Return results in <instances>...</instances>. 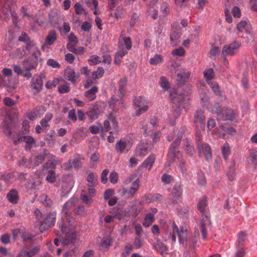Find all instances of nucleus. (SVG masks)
I'll return each instance as SVG.
<instances>
[{
    "mask_svg": "<svg viewBox=\"0 0 257 257\" xmlns=\"http://www.w3.org/2000/svg\"><path fill=\"white\" fill-rule=\"evenodd\" d=\"M162 227L164 230L165 236L164 237V241L171 239L173 242L176 241V234H177L179 242L184 244L185 242L188 239V231L181 226L179 229L176 223L171 220H167L162 224Z\"/></svg>",
    "mask_w": 257,
    "mask_h": 257,
    "instance_id": "nucleus-1",
    "label": "nucleus"
},
{
    "mask_svg": "<svg viewBox=\"0 0 257 257\" xmlns=\"http://www.w3.org/2000/svg\"><path fill=\"white\" fill-rule=\"evenodd\" d=\"M61 220L59 222V226L62 232L66 235L62 240L64 245L73 244L75 240V234L73 229L75 226V219L72 214L61 215Z\"/></svg>",
    "mask_w": 257,
    "mask_h": 257,
    "instance_id": "nucleus-2",
    "label": "nucleus"
},
{
    "mask_svg": "<svg viewBox=\"0 0 257 257\" xmlns=\"http://www.w3.org/2000/svg\"><path fill=\"white\" fill-rule=\"evenodd\" d=\"M57 213L55 211L47 214L41 221L39 229L41 232L45 231L54 226Z\"/></svg>",
    "mask_w": 257,
    "mask_h": 257,
    "instance_id": "nucleus-3",
    "label": "nucleus"
},
{
    "mask_svg": "<svg viewBox=\"0 0 257 257\" xmlns=\"http://www.w3.org/2000/svg\"><path fill=\"white\" fill-rule=\"evenodd\" d=\"M184 133V131H182L180 132H178L177 134V137L175 140V141L173 142V143L171 145L169 153H168V158L172 160V161H175L176 158L179 159V156L181 157V154L179 151H176L175 149L177 148L179 144L180 141L182 139V135Z\"/></svg>",
    "mask_w": 257,
    "mask_h": 257,
    "instance_id": "nucleus-4",
    "label": "nucleus"
},
{
    "mask_svg": "<svg viewBox=\"0 0 257 257\" xmlns=\"http://www.w3.org/2000/svg\"><path fill=\"white\" fill-rule=\"evenodd\" d=\"M241 46V43L236 41L232 42L228 45H225L223 47L222 55L224 57L228 56H233L238 51Z\"/></svg>",
    "mask_w": 257,
    "mask_h": 257,
    "instance_id": "nucleus-5",
    "label": "nucleus"
},
{
    "mask_svg": "<svg viewBox=\"0 0 257 257\" xmlns=\"http://www.w3.org/2000/svg\"><path fill=\"white\" fill-rule=\"evenodd\" d=\"M197 148L199 156H204L206 161L211 159L212 151L210 146L208 144H198Z\"/></svg>",
    "mask_w": 257,
    "mask_h": 257,
    "instance_id": "nucleus-6",
    "label": "nucleus"
},
{
    "mask_svg": "<svg viewBox=\"0 0 257 257\" xmlns=\"http://www.w3.org/2000/svg\"><path fill=\"white\" fill-rule=\"evenodd\" d=\"M38 58L35 52L33 53L31 56L22 62L23 68L26 71H30L35 68L38 65Z\"/></svg>",
    "mask_w": 257,
    "mask_h": 257,
    "instance_id": "nucleus-7",
    "label": "nucleus"
},
{
    "mask_svg": "<svg viewBox=\"0 0 257 257\" xmlns=\"http://www.w3.org/2000/svg\"><path fill=\"white\" fill-rule=\"evenodd\" d=\"M81 159L82 158L80 156H76L73 159L70 160L64 163L62 168L66 171L71 170L73 167L75 168H80L82 166Z\"/></svg>",
    "mask_w": 257,
    "mask_h": 257,
    "instance_id": "nucleus-8",
    "label": "nucleus"
},
{
    "mask_svg": "<svg viewBox=\"0 0 257 257\" xmlns=\"http://www.w3.org/2000/svg\"><path fill=\"white\" fill-rule=\"evenodd\" d=\"M205 115L204 111L201 109H197L194 115V122L196 124V127L200 128H205Z\"/></svg>",
    "mask_w": 257,
    "mask_h": 257,
    "instance_id": "nucleus-9",
    "label": "nucleus"
},
{
    "mask_svg": "<svg viewBox=\"0 0 257 257\" xmlns=\"http://www.w3.org/2000/svg\"><path fill=\"white\" fill-rule=\"evenodd\" d=\"M139 187V181L138 179L135 180L132 184L130 189H122L120 191L122 195L127 198L133 197Z\"/></svg>",
    "mask_w": 257,
    "mask_h": 257,
    "instance_id": "nucleus-10",
    "label": "nucleus"
},
{
    "mask_svg": "<svg viewBox=\"0 0 257 257\" xmlns=\"http://www.w3.org/2000/svg\"><path fill=\"white\" fill-rule=\"evenodd\" d=\"M78 203V200L75 198H71L67 201L62 206L61 210V215L72 214V210L75 207Z\"/></svg>",
    "mask_w": 257,
    "mask_h": 257,
    "instance_id": "nucleus-11",
    "label": "nucleus"
},
{
    "mask_svg": "<svg viewBox=\"0 0 257 257\" xmlns=\"http://www.w3.org/2000/svg\"><path fill=\"white\" fill-rule=\"evenodd\" d=\"M170 97L173 103H178V108H181L182 107L185 108V106L183 105V102L185 101L184 93L177 92L174 94L170 93Z\"/></svg>",
    "mask_w": 257,
    "mask_h": 257,
    "instance_id": "nucleus-12",
    "label": "nucleus"
},
{
    "mask_svg": "<svg viewBox=\"0 0 257 257\" xmlns=\"http://www.w3.org/2000/svg\"><path fill=\"white\" fill-rule=\"evenodd\" d=\"M135 105L138 107L136 111V115L139 116L142 113L146 112L148 109V106L146 104V102L142 100L141 98H136L134 99Z\"/></svg>",
    "mask_w": 257,
    "mask_h": 257,
    "instance_id": "nucleus-13",
    "label": "nucleus"
},
{
    "mask_svg": "<svg viewBox=\"0 0 257 257\" xmlns=\"http://www.w3.org/2000/svg\"><path fill=\"white\" fill-rule=\"evenodd\" d=\"M180 28L177 26L170 35L171 43L173 46H177L180 42Z\"/></svg>",
    "mask_w": 257,
    "mask_h": 257,
    "instance_id": "nucleus-14",
    "label": "nucleus"
},
{
    "mask_svg": "<svg viewBox=\"0 0 257 257\" xmlns=\"http://www.w3.org/2000/svg\"><path fill=\"white\" fill-rule=\"evenodd\" d=\"M247 163L250 167L256 169L257 167V148L249 150L247 158Z\"/></svg>",
    "mask_w": 257,
    "mask_h": 257,
    "instance_id": "nucleus-15",
    "label": "nucleus"
},
{
    "mask_svg": "<svg viewBox=\"0 0 257 257\" xmlns=\"http://www.w3.org/2000/svg\"><path fill=\"white\" fill-rule=\"evenodd\" d=\"M42 78V75H41L40 77H34L31 80V87L35 90L36 93L39 92L42 90L43 86Z\"/></svg>",
    "mask_w": 257,
    "mask_h": 257,
    "instance_id": "nucleus-16",
    "label": "nucleus"
},
{
    "mask_svg": "<svg viewBox=\"0 0 257 257\" xmlns=\"http://www.w3.org/2000/svg\"><path fill=\"white\" fill-rule=\"evenodd\" d=\"M157 212V209L156 208H152L151 212L146 214L145 218L144 221L143 223V225L146 227H149L153 222L155 221V214Z\"/></svg>",
    "mask_w": 257,
    "mask_h": 257,
    "instance_id": "nucleus-17",
    "label": "nucleus"
},
{
    "mask_svg": "<svg viewBox=\"0 0 257 257\" xmlns=\"http://www.w3.org/2000/svg\"><path fill=\"white\" fill-rule=\"evenodd\" d=\"M235 130H213L212 135L216 137L225 138L226 134L233 135Z\"/></svg>",
    "mask_w": 257,
    "mask_h": 257,
    "instance_id": "nucleus-18",
    "label": "nucleus"
},
{
    "mask_svg": "<svg viewBox=\"0 0 257 257\" xmlns=\"http://www.w3.org/2000/svg\"><path fill=\"white\" fill-rule=\"evenodd\" d=\"M235 117V113L234 111L228 108H223L220 118L223 120L228 119L232 120Z\"/></svg>",
    "mask_w": 257,
    "mask_h": 257,
    "instance_id": "nucleus-19",
    "label": "nucleus"
},
{
    "mask_svg": "<svg viewBox=\"0 0 257 257\" xmlns=\"http://www.w3.org/2000/svg\"><path fill=\"white\" fill-rule=\"evenodd\" d=\"M190 75L189 72L180 71L177 74V82L178 85L185 83L189 78Z\"/></svg>",
    "mask_w": 257,
    "mask_h": 257,
    "instance_id": "nucleus-20",
    "label": "nucleus"
},
{
    "mask_svg": "<svg viewBox=\"0 0 257 257\" xmlns=\"http://www.w3.org/2000/svg\"><path fill=\"white\" fill-rule=\"evenodd\" d=\"M65 76L66 79L71 82H74L75 79L79 76V73H76L74 69L67 68L65 71Z\"/></svg>",
    "mask_w": 257,
    "mask_h": 257,
    "instance_id": "nucleus-21",
    "label": "nucleus"
},
{
    "mask_svg": "<svg viewBox=\"0 0 257 257\" xmlns=\"http://www.w3.org/2000/svg\"><path fill=\"white\" fill-rule=\"evenodd\" d=\"M153 246L161 255L165 256L167 254L168 248L167 246L159 240H157V242H155Z\"/></svg>",
    "mask_w": 257,
    "mask_h": 257,
    "instance_id": "nucleus-22",
    "label": "nucleus"
},
{
    "mask_svg": "<svg viewBox=\"0 0 257 257\" xmlns=\"http://www.w3.org/2000/svg\"><path fill=\"white\" fill-rule=\"evenodd\" d=\"M19 138L18 140L15 141V144L17 145L19 143L22 142H25L28 146L32 145L34 143V140L33 137L29 136H24L22 135V136L17 135Z\"/></svg>",
    "mask_w": 257,
    "mask_h": 257,
    "instance_id": "nucleus-23",
    "label": "nucleus"
},
{
    "mask_svg": "<svg viewBox=\"0 0 257 257\" xmlns=\"http://www.w3.org/2000/svg\"><path fill=\"white\" fill-rule=\"evenodd\" d=\"M27 249H28V248L21 249L16 257H33L37 252V250L36 248L29 250H27Z\"/></svg>",
    "mask_w": 257,
    "mask_h": 257,
    "instance_id": "nucleus-24",
    "label": "nucleus"
},
{
    "mask_svg": "<svg viewBox=\"0 0 257 257\" xmlns=\"http://www.w3.org/2000/svg\"><path fill=\"white\" fill-rule=\"evenodd\" d=\"M104 125L105 128H116L117 127V122L115 118L111 115L107 120L104 121Z\"/></svg>",
    "mask_w": 257,
    "mask_h": 257,
    "instance_id": "nucleus-25",
    "label": "nucleus"
},
{
    "mask_svg": "<svg viewBox=\"0 0 257 257\" xmlns=\"http://www.w3.org/2000/svg\"><path fill=\"white\" fill-rule=\"evenodd\" d=\"M57 38L56 32L55 30H50L46 38L45 44L46 45H52L56 41Z\"/></svg>",
    "mask_w": 257,
    "mask_h": 257,
    "instance_id": "nucleus-26",
    "label": "nucleus"
},
{
    "mask_svg": "<svg viewBox=\"0 0 257 257\" xmlns=\"http://www.w3.org/2000/svg\"><path fill=\"white\" fill-rule=\"evenodd\" d=\"M4 134L12 139L15 144V141L18 140L19 138L17 135L20 137L22 136L19 131H15V130H4Z\"/></svg>",
    "mask_w": 257,
    "mask_h": 257,
    "instance_id": "nucleus-27",
    "label": "nucleus"
},
{
    "mask_svg": "<svg viewBox=\"0 0 257 257\" xmlns=\"http://www.w3.org/2000/svg\"><path fill=\"white\" fill-rule=\"evenodd\" d=\"M155 156L154 154L150 155L143 162L142 164L143 167L147 169L149 171L155 162Z\"/></svg>",
    "mask_w": 257,
    "mask_h": 257,
    "instance_id": "nucleus-28",
    "label": "nucleus"
},
{
    "mask_svg": "<svg viewBox=\"0 0 257 257\" xmlns=\"http://www.w3.org/2000/svg\"><path fill=\"white\" fill-rule=\"evenodd\" d=\"M9 201L13 204H17L18 201V192L16 190L12 189L7 194Z\"/></svg>",
    "mask_w": 257,
    "mask_h": 257,
    "instance_id": "nucleus-29",
    "label": "nucleus"
},
{
    "mask_svg": "<svg viewBox=\"0 0 257 257\" xmlns=\"http://www.w3.org/2000/svg\"><path fill=\"white\" fill-rule=\"evenodd\" d=\"M151 150V148L149 146L139 147L136 150V154L141 157H143L148 154Z\"/></svg>",
    "mask_w": 257,
    "mask_h": 257,
    "instance_id": "nucleus-30",
    "label": "nucleus"
},
{
    "mask_svg": "<svg viewBox=\"0 0 257 257\" xmlns=\"http://www.w3.org/2000/svg\"><path fill=\"white\" fill-rule=\"evenodd\" d=\"M207 206V203L206 197H203L202 198L199 200L198 203L197 204V208L201 213H205Z\"/></svg>",
    "mask_w": 257,
    "mask_h": 257,
    "instance_id": "nucleus-31",
    "label": "nucleus"
},
{
    "mask_svg": "<svg viewBox=\"0 0 257 257\" xmlns=\"http://www.w3.org/2000/svg\"><path fill=\"white\" fill-rule=\"evenodd\" d=\"M98 91V87L97 86H93L89 90L86 91L84 93V96L87 98L89 100H94L95 97V93Z\"/></svg>",
    "mask_w": 257,
    "mask_h": 257,
    "instance_id": "nucleus-32",
    "label": "nucleus"
},
{
    "mask_svg": "<svg viewBox=\"0 0 257 257\" xmlns=\"http://www.w3.org/2000/svg\"><path fill=\"white\" fill-rule=\"evenodd\" d=\"M87 181L88 182V187H94L97 184V178L95 174L92 172H91L88 174Z\"/></svg>",
    "mask_w": 257,
    "mask_h": 257,
    "instance_id": "nucleus-33",
    "label": "nucleus"
},
{
    "mask_svg": "<svg viewBox=\"0 0 257 257\" xmlns=\"http://www.w3.org/2000/svg\"><path fill=\"white\" fill-rule=\"evenodd\" d=\"M127 83V78L126 77H122L119 81V91L122 95H123L125 92V87Z\"/></svg>",
    "mask_w": 257,
    "mask_h": 257,
    "instance_id": "nucleus-34",
    "label": "nucleus"
},
{
    "mask_svg": "<svg viewBox=\"0 0 257 257\" xmlns=\"http://www.w3.org/2000/svg\"><path fill=\"white\" fill-rule=\"evenodd\" d=\"M246 234L243 231H241L238 233L237 236V241L236 243V245L238 247H242L246 238Z\"/></svg>",
    "mask_w": 257,
    "mask_h": 257,
    "instance_id": "nucleus-35",
    "label": "nucleus"
},
{
    "mask_svg": "<svg viewBox=\"0 0 257 257\" xmlns=\"http://www.w3.org/2000/svg\"><path fill=\"white\" fill-rule=\"evenodd\" d=\"M182 191V189L181 185L180 184H176L173 187L172 194L175 197L179 198L181 196Z\"/></svg>",
    "mask_w": 257,
    "mask_h": 257,
    "instance_id": "nucleus-36",
    "label": "nucleus"
},
{
    "mask_svg": "<svg viewBox=\"0 0 257 257\" xmlns=\"http://www.w3.org/2000/svg\"><path fill=\"white\" fill-rule=\"evenodd\" d=\"M203 74L204 77L208 83V82L211 81V80L214 78L215 75L214 70L212 68H209L205 70Z\"/></svg>",
    "mask_w": 257,
    "mask_h": 257,
    "instance_id": "nucleus-37",
    "label": "nucleus"
},
{
    "mask_svg": "<svg viewBox=\"0 0 257 257\" xmlns=\"http://www.w3.org/2000/svg\"><path fill=\"white\" fill-rule=\"evenodd\" d=\"M41 203L46 207H50L52 205V201L50 198L45 194L42 195L40 197Z\"/></svg>",
    "mask_w": 257,
    "mask_h": 257,
    "instance_id": "nucleus-38",
    "label": "nucleus"
},
{
    "mask_svg": "<svg viewBox=\"0 0 257 257\" xmlns=\"http://www.w3.org/2000/svg\"><path fill=\"white\" fill-rule=\"evenodd\" d=\"M49 21L53 26H55L59 22V16L57 14L52 13L49 15Z\"/></svg>",
    "mask_w": 257,
    "mask_h": 257,
    "instance_id": "nucleus-39",
    "label": "nucleus"
},
{
    "mask_svg": "<svg viewBox=\"0 0 257 257\" xmlns=\"http://www.w3.org/2000/svg\"><path fill=\"white\" fill-rule=\"evenodd\" d=\"M184 141L186 143L185 146L186 147L185 150L186 153L191 156H193L195 153L193 146L190 144L188 139L185 140Z\"/></svg>",
    "mask_w": 257,
    "mask_h": 257,
    "instance_id": "nucleus-40",
    "label": "nucleus"
},
{
    "mask_svg": "<svg viewBox=\"0 0 257 257\" xmlns=\"http://www.w3.org/2000/svg\"><path fill=\"white\" fill-rule=\"evenodd\" d=\"M112 242V239L109 236H106L101 239L100 244L103 248H108L111 245Z\"/></svg>",
    "mask_w": 257,
    "mask_h": 257,
    "instance_id": "nucleus-41",
    "label": "nucleus"
},
{
    "mask_svg": "<svg viewBox=\"0 0 257 257\" xmlns=\"http://www.w3.org/2000/svg\"><path fill=\"white\" fill-rule=\"evenodd\" d=\"M206 225V226H210L211 224V221L210 220V216L209 214L206 213L202 214V218L200 221V225Z\"/></svg>",
    "mask_w": 257,
    "mask_h": 257,
    "instance_id": "nucleus-42",
    "label": "nucleus"
},
{
    "mask_svg": "<svg viewBox=\"0 0 257 257\" xmlns=\"http://www.w3.org/2000/svg\"><path fill=\"white\" fill-rule=\"evenodd\" d=\"M103 103L101 102H97L91 107L98 115L103 111Z\"/></svg>",
    "mask_w": 257,
    "mask_h": 257,
    "instance_id": "nucleus-43",
    "label": "nucleus"
},
{
    "mask_svg": "<svg viewBox=\"0 0 257 257\" xmlns=\"http://www.w3.org/2000/svg\"><path fill=\"white\" fill-rule=\"evenodd\" d=\"M222 154L225 160H227L228 155L230 154V149L228 144L223 145L222 149Z\"/></svg>",
    "mask_w": 257,
    "mask_h": 257,
    "instance_id": "nucleus-44",
    "label": "nucleus"
},
{
    "mask_svg": "<svg viewBox=\"0 0 257 257\" xmlns=\"http://www.w3.org/2000/svg\"><path fill=\"white\" fill-rule=\"evenodd\" d=\"M21 237L24 241L31 242L33 241L34 235L32 234L25 231L22 233Z\"/></svg>",
    "mask_w": 257,
    "mask_h": 257,
    "instance_id": "nucleus-45",
    "label": "nucleus"
},
{
    "mask_svg": "<svg viewBox=\"0 0 257 257\" xmlns=\"http://www.w3.org/2000/svg\"><path fill=\"white\" fill-rule=\"evenodd\" d=\"M158 126V120L156 118H153L150 121H148L146 123V126H144L143 127H146V128H150L151 127H156Z\"/></svg>",
    "mask_w": 257,
    "mask_h": 257,
    "instance_id": "nucleus-46",
    "label": "nucleus"
},
{
    "mask_svg": "<svg viewBox=\"0 0 257 257\" xmlns=\"http://www.w3.org/2000/svg\"><path fill=\"white\" fill-rule=\"evenodd\" d=\"M46 155V153H43L36 156L34 158V165L37 166L41 164L44 160Z\"/></svg>",
    "mask_w": 257,
    "mask_h": 257,
    "instance_id": "nucleus-47",
    "label": "nucleus"
},
{
    "mask_svg": "<svg viewBox=\"0 0 257 257\" xmlns=\"http://www.w3.org/2000/svg\"><path fill=\"white\" fill-rule=\"evenodd\" d=\"M126 147V144L125 142L120 141L116 144L115 149L117 152L122 153L124 151Z\"/></svg>",
    "mask_w": 257,
    "mask_h": 257,
    "instance_id": "nucleus-48",
    "label": "nucleus"
},
{
    "mask_svg": "<svg viewBox=\"0 0 257 257\" xmlns=\"http://www.w3.org/2000/svg\"><path fill=\"white\" fill-rule=\"evenodd\" d=\"M46 179L51 183H54L56 181V175L55 172L52 170L48 171Z\"/></svg>",
    "mask_w": 257,
    "mask_h": 257,
    "instance_id": "nucleus-49",
    "label": "nucleus"
},
{
    "mask_svg": "<svg viewBox=\"0 0 257 257\" xmlns=\"http://www.w3.org/2000/svg\"><path fill=\"white\" fill-rule=\"evenodd\" d=\"M104 72V71L102 67H98L97 70L96 71H94L92 73L93 77V79L95 80L103 76Z\"/></svg>",
    "mask_w": 257,
    "mask_h": 257,
    "instance_id": "nucleus-50",
    "label": "nucleus"
},
{
    "mask_svg": "<svg viewBox=\"0 0 257 257\" xmlns=\"http://www.w3.org/2000/svg\"><path fill=\"white\" fill-rule=\"evenodd\" d=\"M161 11L163 13L164 16L168 15L170 13L169 4L166 2H163L161 6Z\"/></svg>",
    "mask_w": 257,
    "mask_h": 257,
    "instance_id": "nucleus-51",
    "label": "nucleus"
},
{
    "mask_svg": "<svg viewBox=\"0 0 257 257\" xmlns=\"http://www.w3.org/2000/svg\"><path fill=\"white\" fill-rule=\"evenodd\" d=\"M19 163L20 166L24 168H30L31 166L30 161L25 157H23L22 159L20 160Z\"/></svg>",
    "mask_w": 257,
    "mask_h": 257,
    "instance_id": "nucleus-52",
    "label": "nucleus"
},
{
    "mask_svg": "<svg viewBox=\"0 0 257 257\" xmlns=\"http://www.w3.org/2000/svg\"><path fill=\"white\" fill-rule=\"evenodd\" d=\"M85 208L83 205H79L73 208V212L77 215L82 216L84 213Z\"/></svg>",
    "mask_w": 257,
    "mask_h": 257,
    "instance_id": "nucleus-53",
    "label": "nucleus"
},
{
    "mask_svg": "<svg viewBox=\"0 0 257 257\" xmlns=\"http://www.w3.org/2000/svg\"><path fill=\"white\" fill-rule=\"evenodd\" d=\"M19 40L21 42H23L28 45L27 48H28L29 44H30V38L26 33H23L22 35L19 36Z\"/></svg>",
    "mask_w": 257,
    "mask_h": 257,
    "instance_id": "nucleus-54",
    "label": "nucleus"
},
{
    "mask_svg": "<svg viewBox=\"0 0 257 257\" xmlns=\"http://www.w3.org/2000/svg\"><path fill=\"white\" fill-rule=\"evenodd\" d=\"M75 9V13L77 15H81L83 12L85 14H87V12L83 9L80 3H76L74 5Z\"/></svg>",
    "mask_w": 257,
    "mask_h": 257,
    "instance_id": "nucleus-55",
    "label": "nucleus"
},
{
    "mask_svg": "<svg viewBox=\"0 0 257 257\" xmlns=\"http://www.w3.org/2000/svg\"><path fill=\"white\" fill-rule=\"evenodd\" d=\"M223 110V108H221V105L219 103H216L212 108V112L220 116L221 115Z\"/></svg>",
    "mask_w": 257,
    "mask_h": 257,
    "instance_id": "nucleus-56",
    "label": "nucleus"
},
{
    "mask_svg": "<svg viewBox=\"0 0 257 257\" xmlns=\"http://www.w3.org/2000/svg\"><path fill=\"white\" fill-rule=\"evenodd\" d=\"M208 83L210 85L212 90L214 91V92L216 95L220 94V90H219V85L216 82L210 81V82H208Z\"/></svg>",
    "mask_w": 257,
    "mask_h": 257,
    "instance_id": "nucleus-57",
    "label": "nucleus"
},
{
    "mask_svg": "<svg viewBox=\"0 0 257 257\" xmlns=\"http://www.w3.org/2000/svg\"><path fill=\"white\" fill-rule=\"evenodd\" d=\"M162 57L160 55H156L154 57L150 59V63L152 65H156L162 62Z\"/></svg>",
    "mask_w": 257,
    "mask_h": 257,
    "instance_id": "nucleus-58",
    "label": "nucleus"
},
{
    "mask_svg": "<svg viewBox=\"0 0 257 257\" xmlns=\"http://www.w3.org/2000/svg\"><path fill=\"white\" fill-rule=\"evenodd\" d=\"M161 180L164 183L166 184H169L173 181L174 179L172 176L167 174H164L162 175Z\"/></svg>",
    "mask_w": 257,
    "mask_h": 257,
    "instance_id": "nucleus-59",
    "label": "nucleus"
},
{
    "mask_svg": "<svg viewBox=\"0 0 257 257\" xmlns=\"http://www.w3.org/2000/svg\"><path fill=\"white\" fill-rule=\"evenodd\" d=\"M141 237L140 236H136L135 238L133 245L134 247L137 249L141 248L143 245V242L141 240Z\"/></svg>",
    "mask_w": 257,
    "mask_h": 257,
    "instance_id": "nucleus-60",
    "label": "nucleus"
},
{
    "mask_svg": "<svg viewBox=\"0 0 257 257\" xmlns=\"http://www.w3.org/2000/svg\"><path fill=\"white\" fill-rule=\"evenodd\" d=\"M159 83L161 87L164 88L165 90L169 87V82L165 77H161L160 78Z\"/></svg>",
    "mask_w": 257,
    "mask_h": 257,
    "instance_id": "nucleus-61",
    "label": "nucleus"
},
{
    "mask_svg": "<svg viewBox=\"0 0 257 257\" xmlns=\"http://www.w3.org/2000/svg\"><path fill=\"white\" fill-rule=\"evenodd\" d=\"M86 114L88 116L89 119L91 120L96 119L99 115L95 111H93V110L91 108H90L89 110L86 112Z\"/></svg>",
    "mask_w": 257,
    "mask_h": 257,
    "instance_id": "nucleus-62",
    "label": "nucleus"
},
{
    "mask_svg": "<svg viewBox=\"0 0 257 257\" xmlns=\"http://www.w3.org/2000/svg\"><path fill=\"white\" fill-rule=\"evenodd\" d=\"M47 64L48 65L52 67L53 68H59L60 67V64L56 61L52 59H50L47 61Z\"/></svg>",
    "mask_w": 257,
    "mask_h": 257,
    "instance_id": "nucleus-63",
    "label": "nucleus"
},
{
    "mask_svg": "<svg viewBox=\"0 0 257 257\" xmlns=\"http://www.w3.org/2000/svg\"><path fill=\"white\" fill-rule=\"evenodd\" d=\"M133 247L131 244L126 245L123 250V251L122 253V257H127V255L130 253V252L132 250Z\"/></svg>",
    "mask_w": 257,
    "mask_h": 257,
    "instance_id": "nucleus-64",
    "label": "nucleus"
}]
</instances>
